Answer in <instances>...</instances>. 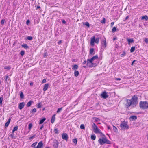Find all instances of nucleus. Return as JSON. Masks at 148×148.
<instances>
[{"label": "nucleus", "instance_id": "c03bdc74", "mask_svg": "<svg viewBox=\"0 0 148 148\" xmlns=\"http://www.w3.org/2000/svg\"><path fill=\"white\" fill-rule=\"evenodd\" d=\"M105 21L106 19L105 18H103V20L101 21V22L103 23L104 24L105 23Z\"/></svg>", "mask_w": 148, "mask_h": 148}, {"label": "nucleus", "instance_id": "6ab92c4d", "mask_svg": "<svg viewBox=\"0 0 148 148\" xmlns=\"http://www.w3.org/2000/svg\"><path fill=\"white\" fill-rule=\"evenodd\" d=\"M11 121V119L9 118L8 120V121L6 122L5 124V126L6 127H7L9 125L10 121Z\"/></svg>", "mask_w": 148, "mask_h": 148}, {"label": "nucleus", "instance_id": "4d7b16f0", "mask_svg": "<svg viewBox=\"0 0 148 148\" xmlns=\"http://www.w3.org/2000/svg\"><path fill=\"white\" fill-rule=\"evenodd\" d=\"M114 23V22H112L111 23L110 25L111 27H112Z\"/></svg>", "mask_w": 148, "mask_h": 148}, {"label": "nucleus", "instance_id": "0e129e2a", "mask_svg": "<svg viewBox=\"0 0 148 148\" xmlns=\"http://www.w3.org/2000/svg\"><path fill=\"white\" fill-rule=\"evenodd\" d=\"M129 18V16H127L126 17V18L125 19V20H124V21H125V20H127V19H128Z\"/></svg>", "mask_w": 148, "mask_h": 148}, {"label": "nucleus", "instance_id": "412c9836", "mask_svg": "<svg viewBox=\"0 0 148 148\" xmlns=\"http://www.w3.org/2000/svg\"><path fill=\"white\" fill-rule=\"evenodd\" d=\"M14 133H12V134H10L9 136L12 139H15L16 138L14 136Z\"/></svg>", "mask_w": 148, "mask_h": 148}, {"label": "nucleus", "instance_id": "72a5a7b5", "mask_svg": "<svg viewBox=\"0 0 148 148\" xmlns=\"http://www.w3.org/2000/svg\"><path fill=\"white\" fill-rule=\"evenodd\" d=\"M116 31V27H114L112 29V32H114Z\"/></svg>", "mask_w": 148, "mask_h": 148}, {"label": "nucleus", "instance_id": "0eeeda50", "mask_svg": "<svg viewBox=\"0 0 148 148\" xmlns=\"http://www.w3.org/2000/svg\"><path fill=\"white\" fill-rule=\"evenodd\" d=\"M120 127L122 129L127 130L129 128L127 122L124 121L121 123Z\"/></svg>", "mask_w": 148, "mask_h": 148}, {"label": "nucleus", "instance_id": "b1692460", "mask_svg": "<svg viewBox=\"0 0 148 148\" xmlns=\"http://www.w3.org/2000/svg\"><path fill=\"white\" fill-rule=\"evenodd\" d=\"M21 46L23 47L25 49H27L29 48L27 45L26 44L22 45Z\"/></svg>", "mask_w": 148, "mask_h": 148}, {"label": "nucleus", "instance_id": "9d476101", "mask_svg": "<svg viewBox=\"0 0 148 148\" xmlns=\"http://www.w3.org/2000/svg\"><path fill=\"white\" fill-rule=\"evenodd\" d=\"M101 96L102 98L104 99H106L108 97L107 93L105 91L102 92L101 95Z\"/></svg>", "mask_w": 148, "mask_h": 148}, {"label": "nucleus", "instance_id": "052dcab7", "mask_svg": "<svg viewBox=\"0 0 148 148\" xmlns=\"http://www.w3.org/2000/svg\"><path fill=\"white\" fill-rule=\"evenodd\" d=\"M62 42V41L61 40H60L58 43V44H60Z\"/></svg>", "mask_w": 148, "mask_h": 148}, {"label": "nucleus", "instance_id": "f03ea898", "mask_svg": "<svg viewBox=\"0 0 148 148\" xmlns=\"http://www.w3.org/2000/svg\"><path fill=\"white\" fill-rule=\"evenodd\" d=\"M98 141L99 143L101 145L105 143L107 144L111 143L110 141L107 139L105 135H104V137H102V138H99Z\"/></svg>", "mask_w": 148, "mask_h": 148}, {"label": "nucleus", "instance_id": "bb28decb", "mask_svg": "<svg viewBox=\"0 0 148 148\" xmlns=\"http://www.w3.org/2000/svg\"><path fill=\"white\" fill-rule=\"evenodd\" d=\"M94 51V49L93 48H91L90 49L89 52L90 54L92 55L93 54Z\"/></svg>", "mask_w": 148, "mask_h": 148}, {"label": "nucleus", "instance_id": "3c124183", "mask_svg": "<svg viewBox=\"0 0 148 148\" xmlns=\"http://www.w3.org/2000/svg\"><path fill=\"white\" fill-rule=\"evenodd\" d=\"M144 41L147 44L148 43V39L147 38H145Z\"/></svg>", "mask_w": 148, "mask_h": 148}, {"label": "nucleus", "instance_id": "79ce46f5", "mask_svg": "<svg viewBox=\"0 0 148 148\" xmlns=\"http://www.w3.org/2000/svg\"><path fill=\"white\" fill-rule=\"evenodd\" d=\"M73 142L74 143H75V144H76L77 143V139H73Z\"/></svg>", "mask_w": 148, "mask_h": 148}, {"label": "nucleus", "instance_id": "bf43d9fd", "mask_svg": "<svg viewBox=\"0 0 148 148\" xmlns=\"http://www.w3.org/2000/svg\"><path fill=\"white\" fill-rule=\"evenodd\" d=\"M86 62H87V61H86V60H85L83 62V64H84L86 63Z\"/></svg>", "mask_w": 148, "mask_h": 148}, {"label": "nucleus", "instance_id": "dca6fc26", "mask_svg": "<svg viewBox=\"0 0 148 148\" xmlns=\"http://www.w3.org/2000/svg\"><path fill=\"white\" fill-rule=\"evenodd\" d=\"M46 118H44L40 120L39 124H42L46 120Z\"/></svg>", "mask_w": 148, "mask_h": 148}, {"label": "nucleus", "instance_id": "58836bf2", "mask_svg": "<svg viewBox=\"0 0 148 148\" xmlns=\"http://www.w3.org/2000/svg\"><path fill=\"white\" fill-rule=\"evenodd\" d=\"M80 128L84 130L85 128L84 125L83 124H81L80 126Z\"/></svg>", "mask_w": 148, "mask_h": 148}, {"label": "nucleus", "instance_id": "de8ad7c7", "mask_svg": "<svg viewBox=\"0 0 148 148\" xmlns=\"http://www.w3.org/2000/svg\"><path fill=\"white\" fill-rule=\"evenodd\" d=\"M95 119V121L96 122L99 121H100V119L97 117H95L94 118Z\"/></svg>", "mask_w": 148, "mask_h": 148}, {"label": "nucleus", "instance_id": "13d9d810", "mask_svg": "<svg viewBox=\"0 0 148 148\" xmlns=\"http://www.w3.org/2000/svg\"><path fill=\"white\" fill-rule=\"evenodd\" d=\"M115 79L116 80H117V81H120L121 80V79L120 78H116Z\"/></svg>", "mask_w": 148, "mask_h": 148}, {"label": "nucleus", "instance_id": "6e6d98bb", "mask_svg": "<svg viewBox=\"0 0 148 148\" xmlns=\"http://www.w3.org/2000/svg\"><path fill=\"white\" fill-rule=\"evenodd\" d=\"M115 47L116 48H118L119 47V45L117 44H116L115 45Z\"/></svg>", "mask_w": 148, "mask_h": 148}, {"label": "nucleus", "instance_id": "c9c22d12", "mask_svg": "<svg viewBox=\"0 0 148 148\" xmlns=\"http://www.w3.org/2000/svg\"><path fill=\"white\" fill-rule=\"evenodd\" d=\"M25 52L24 51H21L20 52V55L22 56H23L25 54Z\"/></svg>", "mask_w": 148, "mask_h": 148}, {"label": "nucleus", "instance_id": "a878e982", "mask_svg": "<svg viewBox=\"0 0 148 148\" xmlns=\"http://www.w3.org/2000/svg\"><path fill=\"white\" fill-rule=\"evenodd\" d=\"M142 19L143 20L144 19H145L146 21L148 20V16L146 15H145L143 16L142 17Z\"/></svg>", "mask_w": 148, "mask_h": 148}, {"label": "nucleus", "instance_id": "4be33fe9", "mask_svg": "<svg viewBox=\"0 0 148 148\" xmlns=\"http://www.w3.org/2000/svg\"><path fill=\"white\" fill-rule=\"evenodd\" d=\"M33 101H30L27 103L26 106L27 107H29L33 103Z\"/></svg>", "mask_w": 148, "mask_h": 148}, {"label": "nucleus", "instance_id": "cd10ccee", "mask_svg": "<svg viewBox=\"0 0 148 148\" xmlns=\"http://www.w3.org/2000/svg\"><path fill=\"white\" fill-rule=\"evenodd\" d=\"M135 49V47H132L131 48V49L130 50V52L131 53H132V52H134V51Z\"/></svg>", "mask_w": 148, "mask_h": 148}, {"label": "nucleus", "instance_id": "9b49d317", "mask_svg": "<svg viewBox=\"0 0 148 148\" xmlns=\"http://www.w3.org/2000/svg\"><path fill=\"white\" fill-rule=\"evenodd\" d=\"M53 146L54 148H58L59 143L58 141L56 140H54L53 142Z\"/></svg>", "mask_w": 148, "mask_h": 148}, {"label": "nucleus", "instance_id": "09e8293b", "mask_svg": "<svg viewBox=\"0 0 148 148\" xmlns=\"http://www.w3.org/2000/svg\"><path fill=\"white\" fill-rule=\"evenodd\" d=\"M37 142H35L31 145L32 147H35L37 144Z\"/></svg>", "mask_w": 148, "mask_h": 148}, {"label": "nucleus", "instance_id": "c85d7f7f", "mask_svg": "<svg viewBox=\"0 0 148 148\" xmlns=\"http://www.w3.org/2000/svg\"><path fill=\"white\" fill-rule=\"evenodd\" d=\"M96 138V136L95 134L92 135L91 136V139L93 140H95Z\"/></svg>", "mask_w": 148, "mask_h": 148}, {"label": "nucleus", "instance_id": "37998d69", "mask_svg": "<svg viewBox=\"0 0 148 148\" xmlns=\"http://www.w3.org/2000/svg\"><path fill=\"white\" fill-rule=\"evenodd\" d=\"M126 52H125V51H124L123 52V53L122 54H121V57H123V56H125L126 55Z\"/></svg>", "mask_w": 148, "mask_h": 148}, {"label": "nucleus", "instance_id": "7ed1b4c3", "mask_svg": "<svg viewBox=\"0 0 148 148\" xmlns=\"http://www.w3.org/2000/svg\"><path fill=\"white\" fill-rule=\"evenodd\" d=\"M138 97L136 95H134L130 99L132 106L133 107L135 106L138 103Z\"/></svg>", "mask_w": 148, "mask_h": 148}, {"label": "nucleus", "instance_id": "473e14b6", "mask_svg": "<svg viewBox=\"0 0 148 148\" xmlns=\"http://www.w3.org/2000/svg\"><path fill=\"white\" fill-rule=\"evenodd\" d=\"M103 44H104L103 46L104 47V48L106 47V46H107V44H106V40H103Z\"/></svg>", "mask_w": 148, "mask_h": 148}, {"label": "nucleus", "instance_id": "8fccbe9b", "mask_svg": "<svg viewBox=\"0 0 148 148\" xmlns=\"http://www.w3.org/2000/svg\"><path fill=\"white\" fill-rule=\"evenodd\" d=\"M5 20L4 19H2L1 21V24H3L4 23Z\"/></svg>", "mask_w": 148, "mask_h": 148}, {"label": "nucleus", "instance_id": "ea45409f", "mask_svg": "<svg viewBox=\"0 0 148 148\" xmlns=\"http://www.w3.org/2000/svg\"><path fill=\"white\" fill-rule=\"evenodd\" d=\"M113 130L115 131V132H117L118 130L117 128L115 126H113Z\"/></svg>", "mask_w": 148, "mask_h": 148}, {"label": "nucleus", "instance_id": "a18cd8bd", "mask_svg": "<svg viewBox=\"0 0 148 148\" xmlns=\"http://www.w3.org/2000/svg\"><path fill=\"white\" fill-rule=\"evenodd\" d=\"M27 39L29 40H31L33 39V38L32 36H28L27 37Z\"/></svg>", "mask_w": 148, "mask_h": 148}, {"label": "nucleus", "instance_id": "aec40b11", "mask_svg": "<svg viewBox=\"0 0 148 148\" xmlns=\"http://www.w3.org/2000/svg\"><path fill=\"white\" fill-rule=\"evenodd\" d=\"M78 68V66L77 65L75 64L72 66V69L73 70H76Z\"/></svg>", "mask_w": 148, "mask_h": 148}, {"label": "nucleus", "instance_id": "a19ab883", "mask_svg": "<svg viewBox=\"0 0 148 148\" xmlns=\"http://www.w3.org/2000/svg\"><path fill=\"white\" fill-rule=\"evenodd\" d=\"M11 68L10 66H5L4 67V69L9 70L11 69Z\"/></svg>", "mask_w": 148, "mask_h": 148}, {"label": "nucleus", "instance_id": "7c9ffc66", "mask_svg": "<svg viewBox=\"0 0 148 148\" xmlns=\"http://www.w3.org/2000/svg\"><path fill=\"white\" fill-rule=\"evenodd\" d=\"M20 97L21 98H23L24 97L23 93V92L21 91L20 92Z\"/></svg>", "mask_w": 148, "mask_h": 148}, {"label": "nucleus", "instance_id": "338daca9", "mask_svg": "<svg viewBox=\"0 0 148 148\" xmlns=\"http://www.w3.org/2000/svg\"><path fill=\"white\" fill-rule=\"evenodd\" d=\"M135 61V60H134L132 62V63L131 64V65L132 66H133V64H134V62Z\"/></svg>", "mask_w": 148, "mask_h": 148}, {"label": "nucleus", "instance_id": "c756f323", "mask_svg": "<svg viewBox=\"0 0 148 148\" xmlns=\"http://www.w3.org/2000/svg\"><path fill=\"white\" fill-rule=\"evenodd\" d=\"M32 127V123H29L28 125V129L30 131L31 130V129Z\"/></svg>", "mask_w": 148, "mask_h": 148}, {"label": "nucleus", "instance_id": "603ef678", "mask_svg": "<svg viewBox=\"0 0 148 148\" xmlns=\"http://www.w3.org/2000/svg\"><path fill=\"white\" fill-rule=\"evenodd\" d=\"M46 79H44L42 80V84H43V83H46Z\"/></svg>", "mask_w": 148, "mask_h": 148}, {"label": "nucleus", "instance_id": "20e7f679", "mask_svg": "<svg viewBox=\"0 0 148 148\" xmlns=\"http://www.w3.org/2000/svg\"><path fill=\"white\" fill-rule=\"evenodd\" d=\"M139 106L142 109H148V103L146 101H141L139 103Z\"/></svg>", "mask_w": 148, "mask_h": 148}, {"label": "nucleus", "instance_id": "2eb2a0df", "mask_svg": "<svg viewBox=\"0 0 148 148\" xmlns=\"http://www.w3.org/2000/svg\"><path fill=\"white\" fill-rule=\"evenodd\" d=\"M56 114H53V115L52 116L51 120V122L52 123H53L55 120V116Z\"/></svg>", "mask_w": 148, "mask_h": 148}, {"label": "nucleus", "instance_id": "5fc2aeb1", "mask_svg": "<svg viewBox=\"0 0 148 148\" xmlns=\"http://www.w3.org/2000/svg\"><path fill=\"white\" fill-rule=\"evenodd\" d=\"M47 56V54L46 52H45L44 53V57H45L46 56Z\"/></svg>", "mask_w": 148, "mask_h": 148}, {"label": "nucleus", "instance_id": "5701e85b", "mask_svg": "<svg viewBox=\"0 0 148 148\" xmlns=\"http://www.w3.org/2000/svg\"><path fill=\"white\" fill-rule=\"evenodd\" d=\"M83 25H85L87 26L88 28L90 27V24L88 22H86L85 23L84 22L83 23Z\"/></svg>", "mask_w": 148, "mask_h": 148}, {"label": "nucleus", "instance_id": "1a4fd4ad", "mask_svg": "<svg viewBox=\"0 0 148 148\" xmlns=\"http://www.w3.org/2000/svg\"><path fill=\"white\" fill-rule=\"evenodd\" d=\"M62 139L66 140V141H68V136L66 133H62Z\"/></svg>", "mask_w": 148, "mask_h": 148}, {"label": "nucleus", "instance_id": "680f3d73", "mask_svg": "<svg viewBox=\"0 0 148 148\" xmlns=\"http://www.w3.org/2000/svg\"><path fill=\"white\" fill-rule=\"evenodd\" d=\"M29 22H30V21H29V20H28L26 22L27 24L28 25V23H29Z\"/></svg>", "mask_w": 148, "mask_h": 148}, {"label": "nucleus", "instance_id": "a211bd4d", "mask_svg": "<svg viewBox=\"0 0 148 148\" xmlns=\"http://www.w3.org/2000/svg\"><path fill=\"white\" fill-rule=\"evenodd\" d=\"M127 41L128 42V44L130 45V43H133L134 42V40L133 38L132 39H127Z\"/></svg>", "mask_w": 148, "mask_h": 148}, {"label": "nucleus", "instance_id": "864d4df0", "mask_svg": "<svg viewBox=\"0 0 148 148\" xmlns=\"http://www.w3.org/2000/svg\"><path fill=\"white\" fill-rule=\"evenodd\" d=\"M35 137V135H34L30 137H29V139L31 140L32 139H33Z\"/></svg>", "mask_w": 148, "mask_h": 148}, {"label": "nucleus", "instance_id": "4468645a", "mask_svg": "<svg viewBox=\"0 0 148 148\" xmlns=\"http://www.w3.org/2000/svg\"><path fill=\"white\" fill-rule=\"evenodd\" d=\"M25 103L24 102L20 103L18 105V108L19 109H22L24 107Z\"/></svg>", "mask_w": 148, "mask_h": 148}, {"label": "nucleus", "instance_id": "39448f33", "mask_svg": "<svg viewBox=\"0 0 148 148\" xmlns=\"http://www.w3.org/2000/svg\"><path fill=\"white\" fill-rule=\"evenodd\" d=\"M95 36H93L90 39V45L92 46H94V43L98 44L99 42V38H97L95 39Z\"/></svg>", "mask_w": 148, "mask_h": 148}, {"label": "nucleus", "instance_id": "6e6552de", "mask_svg": "<svg viewBox=\"0 0 148 148\" xmlns=\"http://www.w3.org/2000/svg\"><path fill=\"white\" fill-rule=\"evenodd\" d=\"M125 101H126V103H125V107L126 108H128L132 105L130 99H126Z\"/></svg>", "mask_w": 148, "mask_h": 148}, {"label": "nucleus", "instance_id": "f257e3e1", "mask_svg": "<svg viewBox=\"0 0 148 148\" xmlns=\"http://www.w3.org/2000/svg\"><path fill=\"white\" fill-rule=\"evenodd\" d=\"M98 58V56L96 55L92 57L90 59H88L87 60V66L89 67L92 68L97 66V64L93 62V61Z\"/></svg>", "mask_w": 148, "mask_h": 148}, {"label": "nucleus", "instance_id": "e433bc0d", "mask_svg": "<svg viewBox=\"0 0 148 148\" xmlns=\"http://www.w3.org/2000/svg\"><path fill=\"white\" fill-rule=\"evenodd\" d=\"M37 107L38 108H41L42 107V103H38L37 105Z\"/></svg>", "mask_w": 148, "mask_h": 148}, {"label": "nucleus", "instance_id": "f3484780", "mask_svg": "<svg viewBox=\"0 0 148 148\" xmlns=\"http://www.w3.org/2000/svg\"><path fill=\"white\" fill-rule=\"evenodd\" d=\"M74 75L75 77H77L79 74V72L78 71L75 70L74 73Z\"/></svg>", "mask_w": 148, "mask_h": 148}, {"label": "nucleus", "instance_id": "ddd939ff", "mask_svg": "<svg viewBox=\"0 0 148 148\" xmlns=\"http://www.w3.org/2000/svg\"><path fill=\"white\" fill-rule=\"evenodd\" d=\"M137 119V117L136 116H131L129 118V119L130 121H133V120H136Z\"/></svg>", "mask_w": 148, "mask_h": 148}, {"label": "nucleus", "instance_id": "69168bd1", "mask_svg": "<svg viewBox=\"0 0 148 148\" xmlns=\"http://www.w3.org/2000/svg\"><path fill=\"white\" fill-rule=\"evenodd\" d=\"M62 23L63 24H65L66 23V21H65V20H63L62 21Z\"/></svg>", "mask_w": 148, "mask_h": 148}, {"label": "nucleus", "instance_id": "f704fd0d", "mask_svg": "<svg viewBox=\"0 0 148 148\" xmlns=\"http://www.w3.org/2000/svg\"><path fill=\"white\" fill-rule=\"evenodd\" d=\"M62 107L58 108L57 110V113H59L62 110Z\"/></svg>", "mask_w": 148, "mask_h": 148}, {"label": "nucleus", "instance_id": "e2e57ef3", "mask_svg": "<svg viewBox=\"0 0 148 148\" xmlns=\"http://www.w3.org/2000/svg\"><path fill=\"white\" fill-rule=\"evenodd\" d=\"M43 127H44V126H43V125H42V126H41V127L40 128V130H41L42 129V128H43Z\"/></svg>", "mask_w": 148, "mask_h": 148}, {"label": "nucleus", "instance_id": "423d86ee", "mask_svg": "<svg viewBox=\"0 0 148 148\" xmlns=\"http://www.w3.org/2000/svg\"><path fill=\"white\" fill-rule=\"evenodd\" d=\"M92 127L94 132L96 134H102L101 131L98 127L94 123H93L92 125Z\"/></svg>", "mask_w": 148, "mask_h": 148}, {"label": "nucleus", "instance_id": "2f4dec72", "mask_svg": "<svg viewBox=\"0 0 148 148\" xmlns=\"http://www.w3.org/2000/svg\"><path fill=\"white\" fill-rule=\"evenodd\" d=\"M3 95H1L0 97V104L2 105L3 100Z\"/></svg>", "mask_w": 148, "mask_h": 148}, {"label": "nucleus", "instance_id": "49530a36", "mask_svg": "<svg viewBox=\"0 0 148 148\" xmlns=\"http://www.w3.org/2000/svg\"><path fill=\"white\" fill-rule=\"evenodd\" d=\"M36 108H34L32 110L31 112H36Z\"/></svg>", "mask_w": 148, "mask_h": 148}, {"label": "nucleus", "instance_id": "774afa93", "mask_svg": "<svg viewBox=\"0 0 148 148\" xmlns=\"http://www.w3.org/2000/svg\"><path fill=\"white\" fill-rule=\"evenodd\" d=\"M33 82H31L30 83V85L31 86H33Z\"/></svg>", "mask_w": 148, "mask_h": 148}, {"label": "nucleus", "instance_id": "4c0bfd02", "mask_svg": "<svg viewBox=\"0 0 148 148\" xmlns=\"http://www.w3.org/2000/svg\"><path fill=\"white\" fill-rule=\"evenodd\" d=\"M54 131L55 134H58L59 133L58 130L57 128H55L54 129Z\"/></svg>", "mask_w": 148, "mask_h": 148}, {"label": "nucleus", "instance_id": "f8f14e48", "mask_svg": "<svg viewBox=\"0 0 148 148\" xmlns=\"http://www.w3.org/2000/svg\"><path fill=\"white\" fill-rule=\"evenodd\" d=\"M49 86V84L48 83L45 84L44 86V88H43V90L45 92L48 89V88Z\"/></svg>", "mask_w": 148, "mask_h": 148}, {"label": "nucleus", "instance_id": "393cba45", "mask_svg": "<svg viewBox=\"0 0 148 148\" xmlns=\"http://www.w3.org/2000/svg\"><path fill=\"white\" fill-rule=\"evenodd\" d=\"M18 128V126H16L14 127L13 128V130L12 131V133H14V132L16 131H17Z\"/></svg>", "mask_w": 148, "mask_h": 148}]
</instances>
